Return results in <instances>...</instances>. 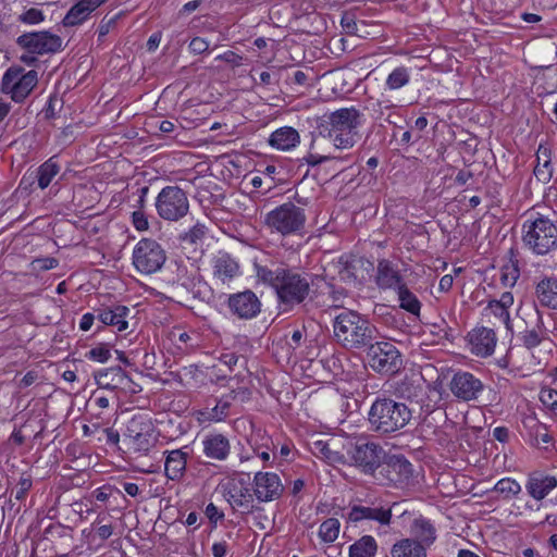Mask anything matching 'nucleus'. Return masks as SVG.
<instances>
[{"instance_id": "28", "label": "nucleus", "mask_w": 557, "mask_h": 557, "mask_svg": "<svg viewBox=\"0 0 557 557\" xmlns=\"http://www.w3.org/2000/svg\"><path fill=\"white\" fill-rule=\"evenodd\" d=\"M535 297L541 306L557 311V276H543L535 285Z\"/></svg>"}, {"instance_id": "7", "label": "nucleus", "mask_w": 557, "mask_h": 557, "mask_svg": "<svg viewBox=\"0 0 557 557\" xmlns=\"http://www.w3.org/2000/svg\"><path fill=\"white\" fill-rule=\"evenodd\" d=\"M154 207L161 219L175 222L188 213L189 200L183 188L169 185L163 187L158 194Z\"/></svg>"}, {"instance_id": "45", "label": "nucleus", "mask_w": 557, "mask_h": 557, "mask_svg": "<svg viewBox=\"0 0 557 557\" xmlns=\"http://www.w3.org/2000/svg\"><path fill=\"white\" fill-rule=\"evenodd\" d=\"M396 104L388 98L382 96L374 101H371L367 109L372 113L375 120L384 119L387 113L396 109Z\"/></svg>"}, {"instance_id": "13", "label": "nucleus", "mask_w": 557, "mask_h": 557, "mask_svg": "<svg viewBox=\"0 0 557 557\" xmlns=\"http://www.w3.org/2000/svg\"><path fill=\"white\" fill-rule=\"evenodd\" d=\"M453 397L460 403L476 401L485 389L483 381L470 371H454L448 382Z\"/></svg>"}, {"instance_id": "10", "label": "nucleus", "mask_w": 557, "mask_h": 557, "mask_svg": "<svg viewBox=\"0 0 557 557\" xmlns=\"http://www.w3.org/2000/svg\"><path fill=\"white\" fill-rule=\"evenodd\" d=\"M38 83L35 70L25 72L23 67H9L1 79V91L10 95L14 102L24 101Z\"/></svg>"}, {"instance_id": "62", "label": "nucleus", "mask_w": 557, "mask_h": 557, "mask_svg": "<svg viewBox=\"0 0 557 557\" xmlns=\"http://www.w3.org/2000/svg\"><path fill=\"white\" fill-rule=\"evenodd\" d=\"M111 493H112V487L110 485H102V486L96 488L94 491L92 495L98 502L104 503L109 499V497L111 496Z\"/></svg>"}, {"instance_id": "22", "label": "nucleus", "mask_w": 557, "mask_h": 557, "mask_svg": "<svg viewBox=\"0 0 557 557\" xmlns=\"http://www.w3.org/2000/svg\"><path fill=\"white\" fill-rule=\"evenodd\" d=\"M470 350L478 357L491 356L497 344V336L494 330L485 326L473 329L469 334Z\"/></svg>"}, {"instance_id": "51", "label": "nucleus", "mask_w": 557, "mask_h": 557, "mask_svg": "<svg viewBox=\"0 0 557 557\" xmlns=\"http://www.w3.org/2000/svg\"><path fill=\"white\" fill-rule=\"evenodd\" d=\"M45 20L44 12L36 8H30L20 15L18 21L28 24L36 25L41 23Z\"/></svg>"}, {"instance_id": "56", "label": "nucleus", "mask_w": 557, "mask_h": 557, "mask_svg": "<svg viewBox=\"0 0 557 557\" xmlns=\"http://www.w3.org/2000/svg\"><path fill=\"white\" fill-rule=\"evenodd\" d=\"M161 133L163 134H171L176 133L175 137H177L178 133L177 129H184V127L181 124H175L173 121L170 120H163L156 122L154 125Z\"/></svg>"}, {"instance_id": "26", "label": "nucleus", "mask_w": 557, "mask_h": 557, "mask_svg": "<svg viewBox=\"0 0 557 557\" xmlns=\"http://www.w3.org/2000/svg\"><path fill=\"white\" fill-rule=\"evenodd\" d=\"M556 487L557 478L543 473H532L525 482L527 493L537 502L543 500Z\"/></svg>"}, {"instance_id": "9", "label": "nucleus", "mask_w": 557, "mask_h": 557, "mask_svg": "<svg viewBox=\"0 0 557 557\" xmlns=\"http://www.w3.org/2000/svg\"><path fill=\"white\" fill-rule=\"evenodd\" d=\"M133 265L141 274H153L161 270L166 260L165 250L154 239L143 238L133 249Z\"/></svg>"}, {"instance_id": "64", "label": "nucleus", "mask_w": 557, "mask_h": 557, "mask_svg": "<svg viewBox=\"0 0 557 557\" xmlns=\"http://www.w3.org/2000/svg\"><path fill=\"white\" fill-rule=\"evenodd\" d=\"M38 380V372L28 371L17 383V387L23 389L33 385Z\"/></svg>"}, {"instance_id": "14", "label": "nucleus", "mask_w": 557, "mask_h": 557, "mask_svg": "<svg viewBox=\"0 0 557 557\" xmlns=\"http://www.w3.org/2000/svg\"><path fill=\"white\" fill-rule=\"evenodd\" d=\"M412 465L404 457H391L380 469L377 480L382 484L404 487L412 478Z\"/></svg>"}, {"instance_id": "53", "label": "nucleus", "mask_w": 557, "mask_h": 557, "mask_svg": "<svg viewBox=\"0 0 557 557\" xmlns=\"http://www.w3.org/2000/svg\"><path fill=\"white\" fill-rule=\"evenodd\" d=\"M132 223L133 226L139 232H144L149 228L148 218L141 210H137L132 213Z\"/></svg>"}, {"instance_id": "6", "label": "nucleus", "mask_w": 557, "mask_h": 557, "mask_svg": "<svg viewBox=\"0 0 557 557\" xmlns=\"http://www.w3.org/2000/svg\"><path fill=\"white\" fill-rule=\"evenodd\" d=\"M305 210L293 202H285L269 211L264 218V224L271 230L288 236L300 232L306 223Z\"/></svg>"}, {"instance_id": "32", "label": "nucleus", "mask_w": 557, "mask_h": 557, "mask_svg": "<svg viewBox=\"0 0 557 557\" xmlns=\"http://www.w3.org/2000/svg\"><path fill=\"white\" fill-rule=\"evenodd\" d=\"M392 557H426L423 544L416 543L413 539H401L391 548Z\"/></svg>"}, {"instance_id": "46", "label": "nucleus", "mask_w": 557, "mask_h": 557, "mask_svg": "<svg viewBox=\"0 0 557 557\" xmlns=\"http://www.w3.org/2000/svg\"><path fill=\"white\" fill-rule=\"evenodd\" d=\"M520 339L523 344V346L529 350L532 351L534 348L543 345L545 342H547V338L545 337L544 332L532 329V330H525L521 332Z\"/></svg>"}, {"instance_id": "33", "label": "nucleus", "mask_w": 557, "mask_h": 557, "mask_svg": "<svg viewBox=\"0 0 557 557\" xmlns=\"http://www.w3.org/2000/svg\"><path fill=\"white\" fill-rule=\"evenodd\" d=\"M60 170L61 168L57 157L53 156L45 161L40 166H38L33 178L37 180V185L40 189H45L51 184L52 180L59 174Z\"/></svg>"}, {"instance_id": "61", "label": "nucleus", "mask_w": 557, "mask_h": 557, "mask_svg": "<svg viewBox=\"0 0 557 557\" xmlns=\"http://www.w3.org/2000/svg\"><path fill=\"white\" fill-rule=\"evenodd\" d=\"M532 421L535 422V428H536V434L540 438V441L544 444H549L552 443L553 441V437L548 434V431H547V425L546 424H543V423H540L539 421H536L535 419H532Z\"/></svg>"}, {"instance_id": "23", "label": "nucleus", "mask_w": 557, "mask_h": 557, "mask_svg": "<svg viewBox=\"0 0 557 557\" xmlns=\"http://www.w3.org/2000/svg\"><path fill=\"white\" fill-rule=\"evenodd\" d=\"M392 508L391 507H370L362 505H355L348 512L349 521L354 523L361 522L363 520H371L377 522L380 525H389L392 521Z\"/></svg>"}, {"instance_id": "25", "label": "nucleus", "mask_w": 557, "mask_h": 557, "mask_svg": "<svg viewBox=\"0 0 557 557\" xmlns=\"http://www.w3.org/2000/svg\"><path fill=\"white\" fill-rule=\"evenodd\" d=\"M202 453L212 460L224 461L231 455V442L222 433H209L202 438Z\"/></svg>"}, {"instance_id": "37", "label": "nucleus", "mask_w": 557, "mask_h": 557, "mask_svg": "<svg viewBox=\"0 0 557 557\" xmlns=\"http://www.w3.org/2000/svg\"><path fill=\"white\" fill-rule=\"evenodd\" d=\"M180 377L185 387L198 388L205 384L206 373L199 367L190 364L181 370Z\"/></svg>"}, {"instance_id": "4", "label": "nucleus", "mask_w": 557, "mask_h": 557, "mask_svg": "<svg viewBox=\"0 0 557 557\" xmlns=\"http://www.w3.org/2000/svg\"><path fill=\"white\" fill-rule=\"evenodd\" d=\"M522 243L535 256L557 250V224L541 213H531L522 224Z\"/></svg>"}, {"instance_id": "39", "label": "nucleus", "mask_w": 557, "mask_h": 557, "mask_svg": "<svg viewBox=\"0 0 557 557\" xmlns=\"http://www.w3.org/2000/svg\"><path fill=\"white\" fill-rule=\"evenodd\" d=\"M483 315L488 319L493 324H504L507 329L510 327V313L509 310L498 306L496 300H491L484 308Z\"/></svg>"}, {"instance_id": "16", "label": "nucleus", "mask_w": 557, "mask_h": 557, "mask_svg": "<svg viewBox=\"0 0 557 557\" xmlns=\"http://www.w3.org/2000/svg\"><path fill=\"white\" fill-rule=\"evenodd\" d=\"M249 392L246 388L232 391L227 395H223L214 407H206L195 412L196 420L199 423H218L224 421L230 413L233 400L240 397L242 400L247 399Z\"/></svg>"}, {"instance_id": "3", "label": "nucleus", "mask_w": 557, "mask_h": 557, "mask_svg": "<svg viewBox=\"0 0 557 557\" xmlns=\"http://www.w3.org/2000/svg\"><path fill=\"white\" fill-rule=\"evenodd\" d=\"M336 342L347 349H361L375 338V326L352 310H343L333 321Z\"/></svg>"}, {"instance_id": "18", "label": "nucleus", "mask_w": 557, "mask_h": 557, "mask_svg": "<svg viewBox=\"0 0 557 557\" xmlns=\"http://www.w3.org/2000/svg\"><path fill=\"white\" fill-rule=\"evenodd\" d=\"M227 307L239 319L249 320L261 311V301L250 289L238 292L228 296Z\"/></svg>"}, {"instance_id": "5", "label": "nucleus", "mask_w": 557, "mask_h": 557, "mask_svg": "<svg viewBox=\"0 0 557 557\" xmlns=\"http://www.w3.org/2000/svg\"><path fill=\"white\" fill-rule=\"evenodd\" d=\"M412 418L410 408L391 398L376 399L369 411V422L373 430L382 434L397 432Z\"/></svg>"}, {"instance_id": "42", "label": "nucleus", "mask_w": 557, "mask_h": 557, "mask_svg": "<svg viewBox=\"0 0 557 557\" xmlns=\"http://www.w3.org/2000/svg\"><path fill=\"white\" fill-rule=\"evenodd\" d=\"M493 491L500 494L505 499H511L521 493L522 487L517 480L503 478L495 483Z\"/></svg>"}, {"instance_id": "48", "label": "nucleus", "mask_w": 557, "mask_h": 557, "mask_svg": "<svg viewBox=\"0 0 557 557\" xmlns=\"http://www.w3.org/2000/svg\"><path fill=\"white\" fill-rule=\"evenodd\" d=\"M317 144H318L317 140L312 141L310 151L304 158L306 163L310 166H315V165H319L321 163H324L326 161L334 159V157L331 156L330 153H319V152L314 151Z\"/></svg>"}, {"instance_id": "35", "label": "nucleus", "mask_w": 557, "mask_h": 557, "mask_svg": "<svg viewBox=\"0 0 557 557\" xmlns=\"http://www.w3.org/2000/svg\"><path fill=\"white\" fill-rule=\"evenodd\" d=\"M377 542L372 535H363L354 542L348 549L349 557H375Z\"/></svg>"}, {"instance_id": "52", "label": "nucleus", "mask_w": 557, "mask_h": 557, "mask_svg": "<svg viewBox=\"0 0 557 557\" xmlns=\"http://www.w3.org/2000/svg\"><path fill=\"white\" fill-rule=\"evenodd\" d=\"M32 486H33V481H32L30 475L23 474L20 478L17 485H16L15 498L17 500L24 499L26 497L28 491L32 488Z\"/></svg>"}, {"instance_id": "49", "label": "nucleus", "mask_w": 557, "mask_h": 557, "mask_svg": "<svg viewBox=\"0 0 557 557\" xmlns=\"http://www.w3.org/2000/svg\"><path fill=\"white\" fill-rule=\"evenodd\" d=\"M116 382L117 389L125 393L136 394L141 391L140 386L136 384L123 369L121 370L120 381Z\"/></svg>"}, {"instance_id": "54", "label": "nucleus", "mask_w": 557, "mask_h": 557, "mask_svg": "<svg viewBox=\"0 0 557 557\" xmlns=\"http://www.w3.org/2000/svg\"><path fill=\"white\" fill-rule=\"evenodd\" d=\"M205 515L214 525L224 518V512L221 511L213 503H209L206 506Z\"/></svg>"}, {"instance_id": "17", "label": "nucleus", "mask_w": 557, "mask_h": 557, "mask_svg": "<svg viewBox=\"0 0 557 557\" xmlns=\"http://www.w3.org/2000/svg\"><path fill=\"white\" fill-rule=\"evenodd\" d=\"M284 486L280 476L274 472L259 471L252 480V496L261 503H269L278 499L283 494Z\"/></svg>"}, {"instance_id": "59", "label": "nucleus", "mask_w": 557, "mask_h": 557, "mask_svg": "<svg viewBox=\"0 0 557 557\" xmlns=\"http://www.w3.org/2000/svg\"><path fill=\"white\" fill-rule=\"evenodd\" d=\"M341 24L347 34H355L357 32V24L354 15L350 13H345L342 16Z\"/></svg>"}, {"instance_id": "15", "label": "nucleus", "mask_w": 557, "mask_h": 557, "mask_svg": "<svg viewBox=\"0 0 557 557\" xmlns=\"http://www.w3.org/2000/svg\"><path fill=\"white\" fill-rule=\"evenodd\" d=\"M17 44L32 54L55 53L62 48L61 37L49 32L23 34Z\"/></svg>"}, {"instance_id": "29", "label": "nucleus", "mask_w": 557, "mask_h": 557, "mask_svg": "<svg viewBox=\"0 0 557 557\" xmlns=\"http://www.w3.org/2000/svg\"><path fill=\"white\" fill-rule=\"evenodd\" d=\"M106 0H81L74 4L63 18L64 26H76L84 23L91 12L100 7Z\"/></svg>"}, {"instance_id": "1", "label": "nucleus", "mask_w": 557, "mask_h": 557, "mask_svg": "<svg viewBox=\"0 0 557 557\" xmlns=\"http://www.w3.org/2000/svg\"><path fill=\"white\" fill-rule=\"evenodd\" d=\"M253 271L258 283L272 288L285 309L302 304L309 296L311 281L305 272L287 265L270 269L258 262L253 263Z\"/></svg>"}, {"instance_id": "8", "label": "nucleus", "mask_w": 557, "mask_h": 557, "mask_svg": "<svg viewBox=\"0 0 557 557\" xmlns=\"http://www.w3.org/2000/svg\"><path fill=\"white\" fill-rule=\"evenodd\" d=\"M124 441L129 448L140 454H148L156 443L154 425L147 414H134L126 423Z\"/></svg>"}, {"instance_id": "55", "label": "nucleus", "mask_w": 557, "mask_h": 557, "mask_svg": "<svg viewBox=\"0 0 557 557\" xmlns=\"http://www.w3.org/2000/svg\"><path fill=\"white\" fill-rule=\"evenodd\" d=\"M189 51L194 54H201L209 48V41L202 37H194L189 42Z\"/></svg>"}, {"instance_id": "11", "label": "nucleus", "mask_w": 557, "mask_h": 557, "mask_svg": "<svg viewBox=\"0 0 557 557\" xmlns=\"http://www.w3.org/2000/svg\"><path fill=\"white\" fill-rule=\"evenodd\" d=\"M346 453L352 463L364 473H373L381 466L383 448L366 437H358L349 443Z\"/></svg>"}, {"instance_id": "20", "label": "nucleus", "mask_w": 557, "mask_h": 557, "mask_svg": "<svg viewBox=\"0 0 557 557\" xmlns=\"http://www.w3.org/2000/svg\"><path fill=\"white\" fill-rule=\"evenodd\" d=\"M213 278L222 284L230 283L240 275V265L236 258L226 251H218L211 259Z\"/></svg>"}, {"instance_id": "63", "label": "nucleus", "mask_w": 557, "mask_h": 557, "mask_svg": "<svg viewBox=\"0 0 557 557\" xmlns=\"http://www.w3.org/2000/svg\"><path fill=\"white\" fill-rule=\"evenodd\" d=\"M213 557H226L228 545L226 541L214 542L211 547Z\"/></svg>"}, {"instance_id": "31", "label": "nucleus", "mask_w": 557, "mask_h": 557, "mask_svg": "<svg viewBox=\"0 0 557 557\" xmlns=\"http://www.w3.org/2000/svg\"><path fill=\"white\" fill-rule=\"evenodd\" d=\"M411 532L414 536L416 543H421L426 550L436 540V529L433 523L423 517L414 519Z\"/></svg>"}, {"instance_id": "34", "label": "nucleus", "mask_w": 557, "mask_h": 557, "mask_svg": "<svg viewBox=\"0 0 557 557\" xmlns=\"http://www.w3.org/2000/svg\"><path fill=\"white\" fill-rule=\"evenodd\" d=\"M537 164L534 169L536 178L543 183L549 182L553 176V164L548 148L540 145L536 153Z\"/></svg>"}, {"instance_id": "30", "label": "nucleus", "mask_w": 557, "mask_h": 557, "mask_svg": "<svg viewBox=\"0 0 557 557\" xmlns=\"http://www.w3.org/2000/svg\"><path fill=\"white\" fill-rule=\"evenodd\" d=\"M129 313L128 307L119 305L99 310L98 319L103 325H111L116 327L119 332H124L128 327L126 318Z\"/></svg>"}, {"instance_id": "21", "label": "nucleus", "mask_w": 557, "mask_h": 557, "mask_svg": "<svg viewBox=\"0 0 557 557\" xmlns=\"http://www.w3.org/2000/svg\"><path fill=\"white\" fill-rule=\"evenodd\" d=\"M163 456L164 475L171 481H181L185 475L187 461L190 457L189 446L165 450Z\"/></svg>"}, {"instance_id": "43", "label": "nucleus", "mask_w": 557, "mask_h": 557, "mask_svg": "<svg viewBox=\"0 0 557 557\" xmlns=\"http://www.w3.org/2000/svg\"><path fill=\"white\" fill-rule=\"evenodd\" d=\"M209 233L206 224L197 222L188 231L184 232L180 238L183 243L189 245H201Z\"/></svg>"}, {"instance_id": "12", "label": "nucleus", "mask_w": 557, "mask_h": 557, "mask_svg": "<svg viewBox=\"0 0 557 557\" xmlns=\"http://www.w3.org/2000/svg\"><path fill=\"white\" fill-rule=\"evenodd\" d=\"M367 347H369V364L375 372L393 374L401 368V356L394 344L388 342H371Z\"/></svg>"}, {"instance_id": "19", "label": "nucleus", "mask_w": 557, "mask_h": 557, "mask_svg": "<svg viewBox=\"0 0 557 557\" xmlns=\"http://www.w3.org/2000/svg\"><path fill=\"white\" fill-rule=\"evenodd\" d=\"M223 494L233 508H249L253 503L252 492L244 478H231L222 484Z\"/></svg>"}, {"instance_id": "40", "label": "nucleus", "mask_w": 557, "mask_h": 557, "mask_svg": "<svg viewBox=\"0 0 557 557\" xmlns=\"http://www.w3.org/2000/svg\"><path fill=\"white\" fill-rule=\"evenodd\" d=\"M410 82V71L405 66L395 67L385 81V88L397 90L407 86Z\"/></svg>"}, {"instance_id": "57", "label": "nucleus", "mask_w": 557, "mask_h": 557, "mask_svg": "<svg viewBox=\"0 0 557 557\" xmlns=\"http://www.w3.org/2000/svg\"><path fill=\"white\" fill-rule=\"evenodd\" d=\"M36 269L41 271L52 270L58 267L59 261L52 257L38 258L33 261Z\"/></svg>"}, {"instance_id": "36", "label": "nucleus", "mask_w": 557, "mask_h": 557, "mask_svg": "<svg viewBox=\"0 0 557 557\" xmlns=\"http://www.w3.org/2000/svg\"><path fill=\"white\" fill-rule=\"evenodd\" d=\"M121 370V367H112L97 371L94 377L98 387L111 392L117 389L116 381H120Z\"/></svg>"}, {"instance_id": "27", "label": "nucleus", "mask_w": 557, "mask_h": 557, "mask_svg": "<svg viewBox=\"0 0 557 557\" xmlns=\"http://www.w3.org/2000/svg\"><path fill=\"white\" fill-rule=\"evenodd\" d=\"M268 141L276 150L289 151L300 144V135L292 126H282L271 133Z\"/></svg>"}, {"instance_id": "24", "label": "nucleus", "mask_w": 557, "mask_h": 557, "mask_svg": "<svg viewBox=\"0 0 557 557\" xmlns=\"http://www.w3.org/2000/svg\"><path fill=\"white\" fill-rule=\"evenodd\" d=\"M375 284L381 289L397 290L405 281L396 264L391 260L380 259L376 265Z\"/></svg>"}, {"instance_id": "50", "label": "nucleus", "mask_w": 557, "mask_h": 557, "mask_svg": "<svg viewBox=\"0 0 557 557\" xmlns=\"http://www.w3.org/2000/svg\"><path fill=\"white\" fill-rule=\"evenodd\" d=\"M86 358L92 361L104 363L111 358V351L106 345H98L86 354Z\"/></svg>"}, {"instance_id": "47", "label": "nucleus", "mask_w": 557, "mask_h": 557, "mask_svg": "<svg viewBox=\"0 0 557 557\" xmlns=\"http://www.w3.org/2000/svg\"><path fill=\"white\" fill-rule=\"evenodd\" d=\"M520 271L517 262L510 261L500 270V281L504 286H513L519 278Z\"/></svg>"}, {"instance_id": "58", "label": "nucleus", "mask_w": 557, "mask_h": 557, "mask_svg": "<svg viewBox=\"0 0 557 557\" xmlns=\"http://www.w3.org/2000/svg\"><path fill=\"white\" fill-rule=\"evenodd\" d=\"M173 337H177V342L185 345V347H195L196 343L193 342L196 332H173Z\"/></svg>"}, {"instance_id": "38", "label": "nucleus", "mask_w": 557, "mask_h": 557, "mask_svg": "<svg viewBox=\"0 0 557 557\" xmlns=\"http://www.w3.org/2000/svg\"><path fill=\"white\" fill-rule=\"evenodd\" d=\"M399 307L407 312L419 315L421 310V302L418 297L407 287L406 283L397 290Z\"/></svg>"}, {"instance_id": "44", "label": "nucleus", "mask_w": 557, "mask_h": 557, "mask_svg": "<svg viewBox=\"0 0 557 557\" xmlns=\"http://www.w3.org/2000/svg\"><path fill=\"white\" fill-rule=\"evenodd\" d=\"M339 529V520L336 518H329L321 523L319 528V537L323 543L331 544L338 537Z\"/></svg>"}, {"instance_id": "2", "label": "nucleus", "mask_w": 557, "mask_h": 557, "mask_svg": "<svg viewBox=\"0 0 557 557\" xmlns=\"http://www.w3.org/2000/svg\"><path fill=\"white\" fill-rule=\"evenodd\" d=\"M363 113L356 107L341 108L327 115L320 125V134L327 138L335 149H351L359 139V127Z\"/></svg>"}, {"instance_id": "60", "label": "nucleus", "mask_w": 557, "mask_h": 557, "mask_svg": "<svg viewBox=\"0 0 557 557\" xmlns=\"http://www.w3.org/2000/svg\"><path fill=\"white\" fill-rule=\"evenodd\" d=\"M215 60H221L235 66L242 65L243 58L233 51H226L219 54Z\"/></svg>"}, {"instance_id": "41", "label": "nucleus", "mask_w": 557, "mask_h": 557, "mask_svg": "<svg viewBox=\"0 0 557 557\" xmlns=\"http://www.w3.org/2000/svg\"><path fill=\"white\" fill-rule=\"evenodd\" d=\"M539 399L546 414L557 421V391L550 387H543L540 391Z\"/></svg>"}]
</instances>
